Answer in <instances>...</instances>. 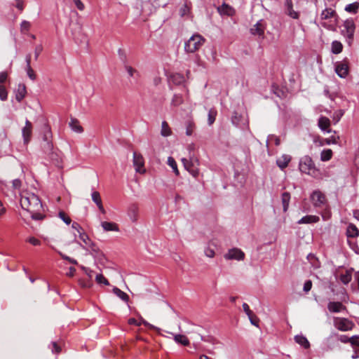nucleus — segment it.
<instances>
[{
  "instance_id": "f257e3e1",
  "label": "nucleus",
  "mask_w": 359,
  "mask_h": 359,
  "mask_svg": "<svg viewBox=\"0 0 359 359\" xmlns=\"http://www.w3.org/2000/svg\"><path fill=\"white\" fill-rule=\"evenodd\" d=\"M20 205L27 212L41 211L43 206L38 196L34 194H27L21 196Z\"/></svg>"
},
{
  "instance_id": "f03ea898",
  "label": "nucleus",
  "mask_w": 359,
  "mask_h": 359,
  "mask_svg": "<svg viewBox=\"0 0 359 359\" xmlns=\"http://www.w3.org/2000/svg\"><path fill=\"white\" fill-rule=\"evenodd\" d=\"M205 39L200 34H196L185 42L184 50L187 53H194L199 50L205 43Z\"/></svg>"
},
{
  "instance_id": "7ed1b4c3",
  "label": "nucleus",
  "mask_w": 359,
  "mask_h": 359,
  "mask_svg": "<svg viewBox=\"0 0 359 359\" xmlns=\"http://www.w3.org/2000/svg\"><path fill=\"white\" fill-rule=\"evenodd\" d=\"M299 167L301 172L309 175L316 176L318 172L312 158L309 156H305L301 158Z\"/></svg>"
},
{
  "instance_id": "20e7f679",
  "label": "nucleus",
  "mask_w": 359,
  "mask_h": 359,
  "mask_svg": "<svg viewBox=\"0 0 359 359\" xmlns=\"http://www.w3.org/2000/svg\"><path fill=\"white\" fill-rule=\"evenodd\" d=\"M355 29V25L352 19L346 20L343 25L341 34L347 39L348 43L351 44Z\"/></svg>"
},
{
  "instance_id": "39448f33",
  "label": "nucleus",
  "mask_w": 359,
  "mask_h": 359,
  "mask_svg": "<svg viewBox=\"0 0 359 359\" xmlns=\"http://www.w3.org/2000/svg\"><path fill=\"white\" fill-rule=\"evenodd\" d=\"M80 239L85 244L82 247L85 249L90 248L93 255L97 256L99 254H102L98 246L90 239L86 233H80Z\"/></svg>"
},
{
  "instance_id": "423d86ee",
  "label": "nucleus",
  "mask_w": 359,
  "mask_h": 359,
  "mask_svg": "<svg viewBox=\"0 0 359 359\" xmlns=\"http://www.w3.org/2000/svg\"><path fill=\"white\" fill-rule=\"evenodd\" d=\"M334 325L337 330L343 332L351 330L355 325L353 321L345 318H335Z\"/></svg>"
},
{
  "instance_id": "0eeeda50",
  "label": "nucleus",
  "mask_w": 359,
  "mask_h": 359,
  "mask_svg": "<svg viewBox=\"0 0 359 359\" xmlns=\"http://www.w3.org/2000/svg\"><path fill=\"white\" fill-rule=\"evenodd\" d=\"M133 166L137 172L144 174L146 172L144 168V160L142 155L140 153H133Z\"/></svg>"
},
{
  "instance_id": "6e6552de",
  "label": "nucleus",
  "mask_w": 359,
  "mask_h": 359,
  "mask_svg": "<svg viewBox=\"0 0 359 359\" xmlns=\"http://www.w3.org/2000/svg\"><path fill=\"white\" fill-rule=\"evenodd\" d=\"M311 199L315 207H322L326 203L325 196L320 191H315L311 196Z\"/></svg>"
},
{
  "instance_id": "1a4fd4ad",
  "label": "nucleus",
  "mask_w": 359,
  "mask_h": 359,
  "mask_svg": "<svg viewBox=\"0 0 359 359\" xmlns=\"http://www.w3.org/2000/svg\"><path fill=\"white\" fill-rule=\"evenodd\" d=\"M245 257L244 252L238 248H232L224 255L226 259L243 260Z\"/></svg>"
},
{
  "instance_id": "9d476101",
  "label": "nucleus",
  "mask_w": 359,
  "mask_h": 359,
  "mask_svg": "<svg viewBox=\"0 0 359 359\" xmlns=\"http://www.w3.org/2000/svg\"><path fill=\"white\" fill-rule=\"evenodd\" d=\"M335 72L341 78H345L348 74V66L346 60L337 62L335 65Z\"/></svg>"
},
{
  "instance_id": "9b49d317",
  "label": "nucleus",
  "mask_w": 359,
  "mask_h": 359,
  "mask_svg": "<svg viewBox=\"0 0 359 359\" xmlns=\"http://www.w3.org/2000/svg\"><path fill=\"white\" fill-rule=\"evenodd\" d=\"M266 25L263 20H259L254 26L250 29V32L251 34L254 36H264Z\"/></svg>"
},
{
  "instance_id": "f8f14e48",
  "label": "nucleus",
  "mask_w": 359,
  "mask_h": 359,
  "mask_svg": "<svg viewBox=\"0 0 359 359\" xmlns=\"http://www.w3.org/2000/svg\"><path fill=\"white\" fill-rule=\"evenodd\" d=\"M32 133V123L26 120L25 126L22 129V137L24 140V143L25 144H28L31 140Z\"/></svg>"
},
{
  "instance_id": "ddd939ff",
  "label": "nucleus",
  "mask_w": 359,
  "mask_h": 359,
  "mask_svg": "<svg viewBox=\"0 0 359 359\" xmlns=\"http://www.w3.org/2000/svg\"><path fill=\"white\" fill-rule=\"evenodd\" d=\"M285 13L293 19H298L299 18V12L295 11L293 9V3L292 0H285Z\"/></svg>"
},
{
  "instance_id": "4468645a",
  "label": "nucleus",
  "mask_w": 359,
  "mask_h": 359,
  "mask_svg": "<svg viewBox=\"0 0 359 359\" xmlns=\"http://www.w3.org/2000/svg\"><path fill=\"white\" fill-rule=\"evenodd\" d=\"M27 94L26 86L24 83H19L15 90V100L20 102Z\"/></svg>"
},
{
  "instance_id": "2eb2a0df",
  "label": "nucleus",
  "mask_w": 359,
  "mask_h": 359,
  "mask_svg": "<svg viewBox=\"0 0 359 359\" xmlns=\"http://www.w3.org/2000/svg\"><path fill=\"white\" fill-rule=\"evenodd\" d=\"M93 201L97 205L99 210L102 213L105 214L106 211L103 206L100 194L98 191H95L91 194Z\"/></svg>"
},
{
  "instance_id": "dca6fc26",
  "label": "nucleus",
  "mask_w": 359,
  "mask_h": 359,
  "mask_svg": "<svg viewBox=\"0 0 359 359\" xmlns=\"http://www.w3.org/2000/svg\"><path fill=\"white\" fill-rule=\"evenodd\" d=\"M328 310L332 313H339L341 311L346 310V307L339 302H330L327 304Z\"/></svg>"
},
{
  "instance_id": "f3484780",
  "label": "nucleus",
  "mask_w": 359,
  "mask_h": 359,
  "mask_svg": "<svg viewBox=\"0 0 359 359\" xmlns=\"http://www.w3.org/2000/svg\"><path fill=\"white\" fill-rule=\"evenodd\" d=\"M337 14L335 10L331 8H326L324 9L320 14V20H330L333 18H337Z\"/></svg>"
},
{
  "instance_id": "a211bd4d",
  "label": "nucleus",
  "mask_w": 359,
  "mask_h": 359,
  "mask_svg": "<svg viewBox=\"0 0 359 359\" xmlns=\"http://www.w3.org/2000/svg\"><path fill=\"white\" fill-rule=\"evenodd\" d=\"M291 161V156L287 154H283L276 160L277 165L283 170L287 167L289 163Z\"/></svg>"
},
{
  "instance_id": "6ab92c4d",
  "label": "nucleus",
  "mask_w": 359,
  "mask_h": 359,
  "mask_svg": "<svg viewBox=\"0 0 359 359\" xmlns=\"http://www.w3.org/2000/svg\"><path fill=\"white\" fill-rule=\"evenodd\" d=\"M184 81V76L179 73L172 74L169 77V81L176 86L183 83Z\"/></svg>"
},
{
  "instance_id": "aec40b11",
  "label": "nucleus",
  "mask_w": 359,
  "mask_h": 359,
  "mask_svg": "<svg viewBox=\"0 0 359 359\" xmlns=\"http://www.w3.org/2000/svg\"><path fill=\"white\" fill-rule=\"evenodd\" d=\"M69 125L71 129L77 133H81L83 131V128L80 125L79 120L75 118H71Z\"/></svg>"
},
{
  "instance_id": "412c9836",
  "label": "nucleus",
  "mask_w": 359,
  "mask_h": 359,
  "mask_svg": "<svg viewBox=\"0 0 359 359\" xmlns=\"http://www.w3.org/2000/svg\"><path fill=\"white\" fill-rule=\"evenodd\" d=\"M101 226L105 231H118L119 228L117 224L109 222H102Z\"/></svg>"
},
{
  "instance_id": "4be33fe9",
  "label": "nucleus",
  "mask_w": 359,
  "mask_h": 359,
  "mask_svg": "<svg viewBox=\"0 0 359 359\" xmlns=\"http://www.w3.org/2000/svg\"><path fill=\"white\" fill-rule=\"evenodd\" d=\"M218 12L221 15H232L233 14V9L228 4L224 3L221 6L217 8Z\"/></svg>"
},
{
  "instance_id": "5701e85b",
  "label": "nucleus",
  "mask_w": 359,
  "mask_h": 359,
  "mask_svg": "<svg viewBox=\"0 0 359 359\" xmlns=\"http://www.w3.org/2000/svg\"><path fill=\"white\" fill-rule=\"evenodd\" d=\"M359 235V230L355 225L353 224H348L346 229V236L348 238H355Z\"/></svg>"
},
{
  "instance_id": "b1692460",
  "label": "nucleus",
  "mask_w": 359,
  "mask_h": 359,
  "mask_svg": "<svg viewBox=\"0 0 359 359\" xmlns=\"http://www.w3.org/2000/svg\"><path fill=\"white\" fill-rule=\"evenodd\" d=\"M128 324L135 325L137 326H140L142 324H143L145 326L149 327L151 329H157L155 326L149 324L148 322H147L145 320H144L142 317L140 318V322H138L136 319H135L133 318L128 319Z\"/></svg>"
},
{
  "instance_id": "393cba45",
  "label": "nucleus",
  "mask_w": 359,
  "mask_h": 359,
  "mask_svg": "<svg viewBox=\"0 0 359 359\" xmlns=\"http://www.w3.org/2000/svg\"><path fill=\"white\" fill-rule=\"evenodd\" d=\"M128 216L133 222H135L138 219V208L136 205H132L128 210Z\"/></svg>"
},
{
  "instance_id": "a878e982",
  "label": "nucleus",
  "mask_w": 359,
  "mask_h": 359,
  "mask_svg": "<svg viewBox=\"0 0 359 359\" xmlns=\"http://www.w3.org/2000/svg\"><path fill=\"white\" fill-rule=\"evenodd\" d=\"M52 132L48 125H44L43 129V142L52 141Z\"/></svg>"
},
{
  "instance_id": "bb28decb",
  "label": "nucleus",
  "mask_w": 359,
  "mask_h": 359,
  "mask_svg": "<svg viewBox=\"0 0 359 359\" xmlns=\"http://www.w3.org/2000/svg\"><path fill=\"white\" fill-rule=\"evenodd\" d=\"M319 221V217L315 215H306L298 221V224H311Z\"/></svg>"
},
{
  "instance_id": "cd10ccee",
  "label": "nucleus",
  "mask_w": 359,
  "mask_h": 359,
  "mask_svg": "<svg viewBox=\"0 0 359 359\" xmlns=\"http://www.w3.org/2000/svg\"><path fill=\"white\" fill-rule=\"evenodd\" d=\"M330 126V121L328 118L325 116H322L318 120V126L320 128L323 130H327V132H330L328 130L329 127Z\"/></svg>"
},
{
  "instance_id": "c85d7f7f",
  "label": "nucleus",
  "mask_w": 359,
  "mask_h": 359,
  "mask_svg": "<svg viewBox=\"0 0 359 359\" xmlns=\"http://www.w3.org/2000/svg\"><path fill=\"white\" fill-rule=\"evenodd\" d=\"M294 341L303 346L304 348H309L310 347V344L308 339L303 335H297L294 337Z\"/></svg>"
},
{
  "instance_id": "c756f323",
  "label": "nucleus",
  "mask_w": 359,
  "mask_h": 359,
  "mask_svg": "<svg viewBox=\"0 0 359 359\" xmlns=\"http://www.w3.org/2000/svg\"><path fill=\"white\" fill-rule=\"evenodd\" d=\"M343 45L339 41H334L332 43L331 51L333 54H339L342 52Z\"/></svg>"
},
{
  "instance_id": "7c9ffc66",
  "label": "nucleus",
  "mask_w": 359,
  "mask_h": 359,
  "mask_svg": "<svg viewBox=\"0 0 359 359\" xmlns=\"http://www.w3.org/2000/svg\"><path fill=\"white\" fill-rule=\"evenodd\" d=\"M174 340L176 343L183 346H188L189 344V341L188 338L183 334H175Z\"/></svg>"
},
{
  "instance_id": "2f4dec72",
  "label": "nucleus",
  "mask_w": 359,
  "mask_h": 359,
  "mask_svg": "<svg viewBox=\"0 0 359 359\" xmlns=\"http://www.w3.org/2000/svg\"><path fill=\"white\" fill-rule=\"evenodd\" d=\"M281 200L283 203V211L286 212L289 207V203L290 200V194L288 192H284L282 194Z\"/></svg>"
},
{
  "instance_id": "473e14b6",
  "label": "nucleus",
  "mask_w": 359,
  "mask_h": 359,
  "mask_svg": "<svg viewBox=\"0 0 359 359\" xmlns=\"http://www.w3.org/2000/svg\"><path fill=\"white\" fill-rule=\"evenodd\" d=\"M113 292L125 302H128L129 301L128 295L126 292L121 290L119 288L114 287L113 288Z\"/></svg>"
},
{
  "instance_id": "72a5a7b5",
  "label": "nucleus",
  "mask_w": 359,
  "mask_h": 359,
  "mask_svg": "<svg viewBox=\"0 0 359 359\" xmlns=\"http://www.w3.org/2000/svg\"><path fill=\"white\" fill-rule=\"evenodd\" d=\"M359 9V2L355 1L352 4H348L345 7V11L355 14Z\"/></svg>"
},
{
  "instance_id": "f704fd0d",
  "label": "nucleus",
  "mask_w": 359,
  "mask_h": 359,
  "mask_svg": "<svg viewBox=\"0 0 359 359\" xmlns=\"http://www.w3.org/2000/svg\"><path fill=\"white\" fill-rule=\"evenodd\" d=\"M172 133V131L166 121H163L161 124V134L163 137H168Z\"/></svg>"
},
{
  "instance_id": "c9c22d12",
  "label": "nucleus",
  "mask_w": 359,
  "mask_h": 359,
  "mask_svg": "<svg viewBox=\"0 0 359 359\" xmlns=\"http://www.w3.org/2000/svg\"><path fill=\"white\" fill-rule=\"evenodd\" d=\"M195 127L196 126L194 121L191 119L188 120L186 122V135L188 136H191L194 133Z\"/></svg>"
},
{
  "instance_id": "e433bc0d",
  "label": "nucleus",
  "mask_w": 359,
  "mask_h": 359,
  "mask_svg": "<svg viewBox=\"0 0 359 359\" xmlns=\"http://www.w3.org/2000/svg\"><path fill=\"white\" fill-rule=\"evenodd\" d=\"M184 102V99L182 95L175 94L171 100V104L174 107H177Z\"/></svg>"
},
{
  "instance_id": "4c0bfd02",
  "label": "nucleus",
  "mask_w": 359,
  "mask_h": 359,
  "mask_svg": "<svg viewBox=\"0 0 359 359\" xmlns=\"http://www.w3.org/2000/svg\"><path fill=\"white\" fill-rule=\"evenodd\" d=\"M332 151L330 149H324L320 154V160L322 161H327L332 158Z\"/></svg>"
},
{
  "instance_id": "58836bf2",
  "label": "nucleus",
  "mask_w": 359,
  "mask_h": 359,
  "mask_svg": "<svg viewBox=\"0 0 359 359\" xmlns=\"http://www.w3.org/2000/svg\"><path fill=\"white\" fill-rule=\"evenodd\" d=\"M352 279L351 272L349 271H346L345 273H342L339 276V280L341 283L345 285H347L351 282Z\"/></svg>"
},
{
  "instance_id": "ea45409f",
  "label": "nucleus",
  "mask_w": 359,
  "mask_h": 359,
  "mask_svg": "<svg viewBox=\"0 0 359 359\" xmlns=\"http://www.w3.org/2000/svg\"><path fill=\"white\" fill-rule=\"evenodd\" d=\"M41 147H42L43 152L46 154H47L48 152L51 151V150L53 149V144L52 141L43 142L41 144Z\"/></svg>"
},
{
  "instance_id": "a19ab883",
  "label": "nucleus",
  "mask_w": 359,
  "mask_h": 359,
  "mask_svg": "<svg viewBox=\"0 0 359 359\" xmlns=\"http://www.w3.org/2000/svg\"><path fill=\"white\" fill-rule=\"evenodd\" d=\"M168 164L172 168L174 172L177 175H179V170L177 169V163L172 157H171V156L168 157Z\"/></svg>"
},
{
  "instance_id": "79ce46f5",
  "label": "nucleus",
  "mask_w": 359,
  "mask_h": 359,
  "mask_svg": "<svg viewBox=\"0 0 359 359\" xmlns=\"http://www.w3.org/2000/svg\"><path fill=\"white\" fill-rule=\"evenodd\" d=\"M217 116V111L214 109H210L208 111V124L210 126L212 125L216 118Z\"/></svg>"
},
{
  "instance_id": "37998d69",
  "label": "nucleus",
  "mask_w": 359,
  "mask_h": 359,
  "mask_svg": "<svg viewBox=\"0 0 359 359\" xmlns=\"http://www.w3.org/2000/svg\"><path fill=\"white\" fill-rule=\"evenodd\" d=\"M31 217L34 220H42L45 215L41 213V211L29 212Z\"/></svg>"
},
{
  "instance_id": "c03bdc74",
  "label": "nucleus",
  "mask_w": 359,
  "mask_h": 359,
  "mask_svg": "<svg viewBox=\"0 0 359 359\" xmlns=\"http://www.w3.org/2000/svg\"><path fill=\"white\" fill-rule=\"evenodd\" d=\"M59 217L67 224H70L72 222L71 218L66 215L64 211H60L58 213Z\"/></svg>"
},
{
  "instance_id": "a18cd8bd",
  "label": "nucleus",
  "mask_w": 359,
  "mask_h": 359,
  "mask_svg": "<svg viewBox=\"0 0 359 359\" xmlns=\"http://www.w3.org/2000/svg\"><path fill=\"white\" fill-rule=\"evenodd\" d=\"M95 280L98 284L103 283L105 285H109V283L107 279L102 274H97L95 277Z\"/></svg>"
},
{
  "instance_id": "49530a36",
  "label": "nucleus",
  "mask_w": 359,
  "mask_h": 359,
  "mask_svg": "<svg viewBox=\"0 0 359 359\" xmlns=\"http://www.w3.org/2000/svg\"><path fill=\"white\" fill-rule=\"evenodd\" d=\"M79 285L84 288H89L93 285V282L90 280L80 279L79 280Z\"/></svg>"
},
{
  "instance_id": "de8ad7c7",
  "label": "nucleus",
  "mask_w": 359,
  "mask_h": 359,
  "mask_svg": "<svg viewBox=\"0 0 359 359\" xmlns=\"http://www.w3.org/2000/svg\"><path fill=\"white\" fill-rule=\"evenodd\" d=\"M8 92L4 86L0 85V99L2 101L7 100Z\"/></svg>"
},
{
  "instance_id": "09e8293b",
  "label": "nucleus",
  "mask_w": 359,
  "mask_h": 359,
  "mask_svg": "<svg viewBox=\"0 0 359 359\" xmlns=\"http://www.w3.org/2000/svg\"><path fill=\"white\" fill-rule=\"evenodd\" d=\"M269 141H273L276 146H279L280 144V140L278 136L271 135L269 136L266 144H268Z\"/></svg>"
},
{
  "instance_id": "8fccbe9b",
  "label": "nucleus",
  "mask_w": 359,
  "mask_h": 359,
  "mask_svg": "<svg viewBox=\"0 0 359 359\" xmlns=\"http://www.w3.org/2000/svg\"><path fill=\"white\" fill-rule=\"evenodd\" d=\"M27 74L29 76L30 79L32 81H34L36 79V74L31 67V66H29L28 67H26Z\"/></svg>"
},
{
  "instance_id": "3c124183",
  "label": "nucleus",
  "mask_w": 359,
  "mask_h": 359,
  "mask_svg": "<svg viewBox=\"0 0 359 359\" xmlns=\"http://www.w3.org/2000/svg\"><path fill=\"white\" fill-rule=\"evenodd\" d=\"M7 135L4 131L0 132V149L1 148L4 144H7Z\"/></svg>"
},
{
  "instance_id": "603ef678",
  "label": "nucleus",
  "mask_w": 359,
  "mask_h": 359,
  "mask_svg": "<svg viewBox=\"0 0 359 359\" xmlns=\"http://www.w3.org/2000/svg\"><path fill=\"white\" fill-rule=\"evenodd\" d=\"M22 184V182L20 179H15L12 181V187L14 189H20Z\"/></svg>"
},
{
  "instance_id": "864d4df0",
  "label": "nucleus",
  "mask_w": 359,
  "mask_h": 359,
  "mask_svg": "<svg viewBox=\"0 0 359 359\" xmlns=\"http://www.w3.org/2000/svg\"><path fill=\"white\" fill-rule=\"evenodd\" d=\"M46 155L50 160L58 162V154L54 151V149L51 150V151L48 152Z\"/></svg>"
},
{
  "instance_id": "5fc2aeb1",
  "label": "nucleus",
  "mask_w": 359,
  "mask_h": 359,
  "mask_svg": "<svg viewBox=\"0 0 359 359\" xmlns=\"http://www.w3.org/2000/svg\"><path fill=\"white\" fill-rule=\"evenodd\" d=\"M27 241L34 246L41 245V241L35 237H29L27 239Z\"/></svg>"
},
{
  "instance_id": "6e6d98bb",
  "label": "nucleus",
  "mask_w": 359,
  "mask_h": 359,
  "mask_svg": "<svg viewBox=\"0 0 359 359\" xmlns=\"http://www.w3.org/2000/svg\"><path fill=\"white\" fill-rule=\"evenodd\" d=\"M312 287V281L311 280H306L304 284L303 290L307 293L309 292Z\"/></svg>"
},
{
  "instance_id": "4d7b16f0",
  "label": "nucleus",
  "mask_w": 359,
  "mask_h": 359,
  "mask_svg": "<svg viewBox=\"0 0 359 359\" xmlns=\"http://www.w3.org/2000/svg\"><path fill=\"white\" fill-rule=\"evenodd\" d=\"M72 227L74 229H75L79 233V235L80 233H85L81 225L77 222H73L72 224Z\"/></svg>"
},
{
  "instance_id": "13d9d810",
  "label": "nucleus",
  "mask_w": 359,
  "mask_h": 359,
  "mask_svg": "<svg viewBox=\"0 0 359 359\" xmlns=\"http://www.w3.org/2000/svg\"><path fill=\"white\" fill-rule=\"evenodd\" d=\"M243 309L248 317H250L251 316H252L253 312L250 309V307L248 304L243 303Z\"/></svg>"
},
{
  "instance_id": "bf43d9fd",
  "label": "nucleus",
  "mask_w": 359,
  "mask_h": 359,
  "mask_svg": "<svg viewBox=\"0 0 359 359\" xmlns=\"http://www.w3.org/2000/svg\"><path fill=\"white\" fill-rule=\"evenodd\" d=\"M30 23L28 21L24 20L21 22L20 27L21 29L28 31L30 28Z\"/></svg>"
},
{
  "instance_id": "052dcab7",
  "label": "nucleus",
  "mask_w": 359,
  "mask_h": 359,
  "mask_svg": "<svg viewBox=\"0 0 359 359\" xmlns=\"http://www.w3.org/2000/svg\"><path fill=\"white\" fill-rule=\"evenodd\" d=\"M42 50H43V47L41 45H39L35 48V50H34L35 60L38 59V57H39V55L41 54V53L42 52Z\"/></svg>"
},
{
  "instance_id": "680f3d73",
  "label": "nucleus",
  "mask_w": 359,
  "mask_h": 359,
  "mask_svg": "<svg viewBox=\"0 0 359 359\" xmlns=\"http://www.w3.org/2000/svg\"><path fill=\"white\" fill-rule=\"evenodd\" d=\"M351 344L352 346H359V336H353L351 337Z\"/></svg>"
},
{
  "instance_id": "e2e57ef3",
  "label": "nucleus",
  "mask_w": 359,
  "mask_h": 359,
  "mask_svg": "<svg viewBox=\"0 0 359 359\" xmlns=\"http://www.w3.org/2000/svg\"><path fill=\"white\" fill-rule=\"evenodd\" d=\"M182 161L183 163V165H184V168L187 170H189L191 166H193L194 163L191 161H189V160H187L186 158H182Z\"/></svg>"
},
{
  "instance_id": "0e129e2a",
  "label": "nucleus",
  "mask_w": 359,
  "mask_h": 359,
  "mask_svg": "<svg viewBox=\"0 0 359 359\" xmlns=\"http://www.w3.org/2000/svg\"><path fill=\"white\" fill-rule=\"evenodd\" d=\"M248 318L250 320V323L252 325L258 327L259 319L257 318V317L255 315H254V313H252V316H251L250 317H248Z\"/></svg>"
},
{
  "instance_id": "69168bd1",
  "label": "nucleus",
  "mask_w": 359,
  "mask_h": 359,
  "mask_svg": "<svg viewBox=\"0 0 359 359\" xmlns=\"http://www.w3.org/2000/svg\"><path fill=\"white\" fill-rule=\"evenodd\" d=\"M194 177H197L198 175V170L197 168L193 166H191L189 170H187Z\"/></svg>"
},
{
  "instance_id": "338daca9",
  "label": "nucleus",
  "mask_w": 359,
  "mask_h": 359,
  "mask_svg": "<svg viewBox=\"0 0 359 359\" xmlns=\"http://www.w3.org/2000/svg\"><path fill=\"white\" fill-rule=\"evenodd\" d=\"M339 340L342 343H348V342L351 343V337H348L346 335H341L339 337Z\"/></svg>"
},
{
  "instance_id": "774afa93",
  "label": "nucleus",
  "mask_w": 359,
  "mask_h": 359,
  "mask_svg": "<svg viewBox=\"0 0 359 359\" xmlns=\"http://www.w3.org/2000/svg\"><path fill=\"white\" fill-rule=\"evenodd\" d=\"M205 254L207 257L212 258L215 256V251L214 250L208 248L205 249Z\"/></svg>"
}]
</instances>
